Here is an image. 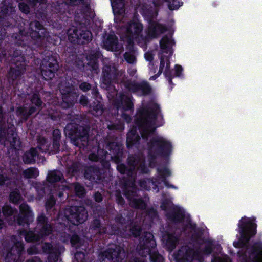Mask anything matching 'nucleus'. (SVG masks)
<instances>
[{
	"label": "nucleus",
	"mask_w": 262,
	"mask_h": 262,
	"mask_svg": "<svg viewBox=\"0 0 262 262\" xmlns=\"http://www.w3.org/2000/svg\"><path fill=\"white\" fill-rule=\"evenodd\" d=\"M23 250V244L21 242H17L15 244V245L11 250V251L8 253L6 256V260L9 261V257L12 254H15V252L17 254H19Z\"/></svg>",
	"instance_id": "dca6fc26"
},
{
	"label": "nucleus",
	"mask_w": 262,
	"mask_h": 262,
	"mask_svg": "<svg viewBox=\"0 0 262 262\" xmlns=\"http://www.w3.org/2000/svg\"><path fill=\"white\" fill-rule=\"evenodd\" d=\"M145 58L147 61H151L152 59V55L150 53H146L145 54Z\"/></svg>",
	"instance_id": "e433bc0d"
},
{
	"label": "nucleus",
	"mask_w": 262,
	"mask_h": 262,
	"mask_svg": "<svg viewBox=\"0 0 262 262\" xmlns=\"http://www.w3.org/2000/svg\"><path fill=\"white\" fill-rule=\"evenodd\" d=\"M110 258H112V255H111L109 257H106V259H107V260H109Z\"/></svg>",
	"instance_id": "6e6d98bb"
},
{
	"label": "nucleus",
	"mask_w": 262,
	"mask_h": 262,
	"mask_svg": "<svg viewBox=\"0 0 262 262\" xmlns=\"http://www.w3.org/2000/svg\"><path fill=\"white\" fill-rule=\"evenodd\" d=\"M184 211H181V213H180V215L182 216H183L184 215Z\"/></svg>",
	"instance_id": "4d7b16f0"
},
{
	"label": "nucleus",
	"mask_w": 262,
	"mask_h": 262,
	"mask_svg": "<svg viewBox=\"0 0 262 262\" xmlns=\"http://www.w3.org/2000/svg\"><path fill=\"white\" fill-rule=\"evenodd\" d=\"M134 205L140 208H143L145 206V203L141 200H135Z\"/></svg>",
	"instance_id": "c756f323"
},
{
	"label": "nucleus",
	"mask_w": 262,
	"mask_h": 262,
	"mask_svg": "<svg viewBox=\"0 0 262 262\" xmlns=\"http://www.w3.org/2000/svg\"><path fill=\"white\" fill-rule=\"evenodd\" d=\"M60 90L62 95V98L64 101L67 102H70V103H72L75 99V100L76 99L77 95L76 94H73L71 93H68L67 94L62 90L61 89Z\"/></svg>",
	"instance_id": "f3484780"
},
{
	"label": "nucleus",
	"mask_w": 262,
	"mask_h": 262,
	"mask_svg": "<svg viewBox=\"0 0 262 262\" xmlns=\"http://www.w3.org/2000/svg\"><path fill=\"white\" fill-rule=\"evenodd\" d=\"M21 235L25 236L27 242H33L34 241H37L38 239V237L36 236L32 232H29L27 233H22Z\"/></svg>",
	"instance_id": "6ab92c4d"
},
{
	"label": "nucleus",
	"mask_w": 262,
	"mask_h": 262,
	"mask_svg": "<svg viewBox=\"0 0 262 262\" xmlns=\"http://www.w3.org/2000/svg\"><path fill=\"white\" fill-rule=\"evenodd\" d=\"M72 212L69 215L66 214L68 220L73 224L77 225L82 223L87 218V212L82 207H72L71 209Z\"/></svg>",
	"instance_id": "39448f33"
},
{
	"label": "nucleus",
	"mask_w": 262,
	"mask_h": 262,
	"mask_svg": "<svg viewBox=\"0 0 262 262\" xmlns=\"http://www.w3.org/2000/svg\"><path fill=\"white\" fill-rule=\"evenodd\" d=\"M147 93V91H145V92H143V93H144V94H146V93Z\"/></svg>",
	"instance_id": "0e129e2a"
},
{
	"label": "nucleus",
	"mask_w": 262,
	"mask_h": 262,
	"mask_svg": "<svg viewBox=\"0 0 262 262\" xmlns=\"http://www.w3.org/2000/svg\"><path fill=\"white\" fill-rule=\"evenodd\" d=\"M28 252L31 254H35L37 252V250L35 247L33 248V249L32 248H30L28 249Z\"/></svg>",
	"instance_id": "58836bf2"
},
{
	"label": "nucleus",
	"mask_w": 262,
	"mask_h": 262,
	"mask_svg": "<svg viewBox=\"0 0 262 262\" xmlns=\"http://www.w3.org/2000/svg\"><path fill=\"white\" fill-rule=\"evenodd\" d=\"M89 159L92 161H97L98 160V157L95 154H92L89 156Z\"/></svg>",
	"instance_id": "ea45409f"
},
{
	"label": "nucleus",
	"mask_w": 262,
	"mask_h": 262,
	"mask_svg": "<svg viewBox=\"0 0 262 262\" xmlns=\"http://www.w3.org/2000/svg\"><path fill=\"white\" fill-rule=\"evenodd\" d=\"M250 258L252 259V262H262V244L255 247Z\"/></svg>",
	"instance_id": "9b49d317"
},
{
	"label": "nucleus",
	"mask_w": 262,
	"mask_h": 262,
	"mask_svg": "<svg viewBox=\"0 0 262 262\" xmlns=\"http://www.w3.org/2000/svg\"><path fill=\"white\" fill-rule=\"evenodd\" d=\"M39 174L38 171L36 168H28L23 172L24 176L27 178H32L36 177Z\"/></svg>",
	"instance_id": "2eb2a0df"
},
{
	"label": "nucleus",
	"mask_w": 262,
	"mask_h": 262,
	"mask_svg": "<svg viewBox=\"0 0 262 262\" xmlns=\"http://www.w3.org/2000/svg\"><path fill=\"white\" fill-rule=\"evenodd\" d=\"M31 29L33 30L30 32L31 38L36 37L39 36V32L41 30V26L38 22H33L30 24Z\"/></svg>",
	"instance_id": "4468645a"
},
{
	"label": "nucleus",
	"mask_w": 262,
	"mask_h": 262,
	"mask_svg": "<svg viewBox=\"0 0 262 262\" xmlns=\"http://www.w3.org/2000/svg\"><path fill=\"white\" fill-rule=\"evenodd\" d=\"M3 222L1 220H0V229L3 227Z\"/></svg>",
	"instance_id": "864d4df0"
},
{
	"label": "nucleus",
	"mask_w": 262,
	"mask_h": 262,
	"mask_svg": "<svg viewBox=\"0 0 262 262\" xmlns=\"http://www.w3.org/2000/svg\"><path fill=\"white\" fill-rule=\"evenodd\" d=\"M45 246H46V248L43 247L44 251L45 252H47L50 249L51 245H50V244H46Z\"/></svg>",
	"instance_id": "09e8293b"
},
{
	"label": "nucleus",
	"mask_w": 262,
	"mask_h": 262,
	"mask_svg": "<svg viewBox=\"0 0 262 262\" xmlns=\"http://www.w3.org/2000/svg\"><path fill=\"white\" fill-rule=\"evenodd\" d=\"M146 237H147V240L146 241L145 247L144 249L146 250V252H148L150 254V257L152 261L156 262L158 261L159 262H162L163 258L159 255H156L155 257L150 254V248H154L155 246V241L153 239V236L150 233L146 234Z\"/></svg>",
	"instance_id": "0eeeda50"
},
{
	"label": "nucleus",
	"mask_w": 262,
	"mask_h": 262,
	"mask_svg": "<svg viewBox=\"0 0 262 262\" xmlns=\"http://www.w3.org/2000/svg\"><path fill=\"white\" fill-rule=\"evenodd\" d=\"M75 36H73L71 35L70 33V31L68 32L69 39L71 40V42H77L78 43H84L85 42H88L92 38V34L89 31H85L82 34L80 35V37H79L77 35V31L75 30V32L74 30Z\"/></svg>",
	"instance_id": "423d86ee"
},
{
	"label": "nucleus",
	"mask_w": 262,
	"mask_h": 262,
	"mask_svg": "<svg viewBox=\"0 0 262 262\" xmlns=\"http://www.w3.org/2000/svg\"><path fill=\"white\" fill-rule=\"evenodd\" d=\"M38 221L39 223L43 224L45 222V217L43 215H40L38 217Z\"/></svg>",
	"instance_id": "c03bdc74"
},
{
	"label": "nucleus",
	"mask_w": 262,
	"mask_h": 262,
	"mask_svg": "<svg viewBox=\"0 0 262 262\" xmlns=\"http://www.w3.org/2000/svg\"><path fill=\"white\" fill-rule=\"evenodd\" d=\"M132 91H136V90L132 89Z\"/></svg>",
	"instance_id": "774afa93"
},
{
	"label": "nucleus",
	"mask_w": 262,
	"mask_h": 262,
	"mask_svg": "<svg viewBox=\"0 0 262 262\" xmlns=\"http://www.w3.org/2000/svg\"><path fill=\"white\" fill-rule=\"evenodd\" d=\"M255 219L243 217L239 221L238 226L240 229L241 245H245L250 238L255 234L256 225L254 223Z\"/></svg>",
	"instance_id": "f257e3e1"
},
{
	"label": "nucleus",
	"mask_w": 262,
	"mask_h": 262,
	"mask_svg": "<svg viewBox=\"0 0 262 262\" xmlns=\"http://www.w3.org/2000/svg\"><path fill=\"white\" fill-rule=\"evenodd\" d=\"M133 136L134 138L138 139V137L136 136L133 132H129L127 134V142L128 144L129 143H133L134 140L133 138L131 137V136Z\"/></svg>",
	"instance_id": "cd10ccee"
},
{
	"label": "nucleus",
	"mask_w": 262,
	"mask_h": 262,
	"mask_svg": "<svg viewBox=\"0 0 262 262\" xmlns=\"http://www.w3.org/2000/svg\"><path fill=\"white\" fill-rule=\"evenodd\" d=\"M112 6L114 12L117 11L119 8H122L123 6L122 0H111Z\"/></svg>",
	"instance_id": "412c9836"
},
{
	"label": "nucleus",
	"mask_w": 262,
	"mask_h": 262,
	"mask_svg": "<svg viewBox=\"0 0 262 262\" xmlns=\"http://www.w3.org/2000/svg\"><path fill=\"white\" fill-rule=\"evenodd\" d=\"M133 234H134L135 236H137V235H138V233H137V234H136V233H134Z\"/></svg>",
	"instance_id": "680f3d73"
},
{
	"label": "nucleus",
	"mask_w": 262,
	"mask_h": 262,
	"mask_svg": "<svg viewBox=\"0 0 262 262\" xmlns=\"http://www.w3.org/2000/svg\"><path fill=\"white\" fill-rule=\"evenodd\" d=\"M204 254L208 255L211 252V247L210 245H209L208 247H207L205 251L203 252Z\"/></svg>",
	"instance_id": "37998d69"
},
{
	"label": "nucleus",
	"mask_w": 262,
	"mask_h": 262,
	"mask_svg": "<svg viewBox=\"0 0 262 262\" xmlns=\"http://www.w3.org/2000/svg\"><path fill=\"white\" fill-rule=\"evenodd\" d=\"M157 77V76L150 77V79L155 80Z\"/></svg>",
	"instance_id": "5fc2aeb1"
},
{
	"label": "nucleus",
	"mask_w": 262,
	"mask_h": 262,
	"mask_svg": "<svg viewBox=\"0 0 262 262\" xmlns=\"http://www.w3.org/2000/svg\"><path fill=\"white\" fill-rule=\"evenodd\" d=\"M49 181L52 182L59 181L61 179V173L58 171H53L48 176Z\"/></svg>",
	"instance_id": "a211bd4d"
},
{
	"label": "nucleus",
	"mask_w": 262,
	"mask_h": 262,
	"mask_svg": "<svg viewBox=\"0 0 262 262\" xmlns=\"http://www.w3.org/2000/svg\"><path fill=\"white\" fill-rule=\"evenodd\" d=\"M81 89L83 90V91H87L91 88V86L89 84H87L86 83H82L80 86Z\"/></svg>",
	"instance_id": "f704fd0d"
},
{
	"label": "nucleus",
	"mask_w": 262,
	"mask_h": 262,
	"mask_svg": "<svg viewBox=\"0 0 262 262\" xmlns=\"http://www.w3.org/2000/svg\"><path fill=\"white\" fill-rule=\"evenodd\" d=\"M27 262H40L39 260L38 259H32V260H28Z\"/></svg>",
	"instance_id": "3c124183"
},
{
	"label": "nucleus",
	"mask_w": 262,
	"mask_h": 262,
	"mask_svg": "<svg viewBox=\"0 0 262 262\" xmlns=\"http://www.w3.org/2000/svg\"><path fill=\"white\" fill-rule=\"evenodd\" d=\"M84 255L83 253H77L75 255V257L77 259L78 261L81 262L82 260V259L84 258Z\"/></svg>",
	"instance_id": "2f4dec72"
},
{
	"label": "nucleus",
	"mask_w": 262,
	"mask_h": 262,
	"mask_svg": "<svg viewBox=\"0 0 262 262\" xmlns=\"http://www.w3.org/2000/svg\"><path fill=\"white\" fill-rule=\"evenodd\" d=\"M81 103H82L83 104H85V103H84V102L83 103V102H82V100H81Z\"/></svg>",
	"instance_id": "e2e57ef3"
},
{
	"label": "nucleus",
	"mask_w": 262,
	"mask_h": 262,
	"mask_svg": "<svg viewBox=\"0 0 262 262\" xmlns=\"http://www.w3.org/2000/svg\"><path fill=\"white\" fill-rule=\"evenodd\" d=\"M58 66L57 61L50 58L49 61H43L41 65V72L45 80H49L54 77V73L57 70Z\"/></svg>",
	"instance_id": "20e7f679"
},
{
	"label": "nucleus",
	"mask_w": 262,
	"mask_h": 262,
	"mask_svg": "<svg viewBox=\"0 0 262 262\" xmlns=\"http://www.w3.org/2000/svg\"><path fill=\"white\" fill-rule=\"evenodd\" d=\"M194 259H197L198 258L199 260H200V258H199L198 254H195L194 255Z\"/></svg>",
	"instance_id": "603ef678"
},
{
	"label": "nucleus",
	"mask_w": 262,
	"mask_h": 262,
	"mask_svg": "<svg viewBox=\"0 0 262 262\" xmlns=\"http://www.w3.org/2000/svg\"><path fill=\"white\" fill-rule=\"evenodd\" d=\"M79 241V238L77 235H74L71 237V243L72 245H75Z\"/></svg>",
	"instance_id": "c9c22d12"
},
{
	"label": "nucleus",
	"mask_w": 262,
	"mask_h": 262,
	"mask_svg": "<svg viewBox=\"0 0 262 262\" xmlns=\"http://www.w3.org/2000/svg\"><path fill=\"white\" fill-rule=\"evenodd\" d=\"M3 213L5 215H12L14 212L13 209L8 205L4 206L3 207Z\"/></svg>",
	"instance_id": "b1692460"
},
{
	"label": "nucleus",
	"mask_w": 262,
	"mask_h": 262,
	"mask_svg": "<svg viewBox=\"0 0 262 262\" xmlns=\"http://www.w3.org/2000/svg\"><path fill=\"white\" fill-rule=\"evenodd\" d=\"M174 45V42L171 38L167 37H163L160 41V49L162 56L161 57V64L160 71H164L165 74H167L169 68V62L167 57L172 54V47Z\"/></svg>",
	"instance_id": "f03ea898"
},
{
	"label": "nucleus",
	"mask_w": 262,
	"mask_h": 262,
	"mask_svg": "<svg viewBox=\"0 0 262 262\" xmlns=\"http://www.w3.org/2000/svg\"><path fill=\"white\" fill-rule=\"evenodd\" d=\"M162 174L164 176H167L170 175V172L169 169H164L163 172H162Z\"/></svg>",
	"instance_id": "a18cd8bd"
},
{
	"label": "nucleus",
	"mask_w": 262,
	"mask_h": 262,
	"mask_svg": "<svg viewBox=\"0 0 262 262\" xmlns=\"http://www.w3.org/2000/svg\"><path fill=\"white\" fill-rule=\"evenodd\" d=\"M83 2L84 0H70V3L73 5H76L79 2Z\"/></svg>",
	"instance_id": "49530a36"
},
{
	"label": "nucleus",
	"mask_w": 262,
	"mask_h": 262,
	"mask_svg": "<svg viewBox=\"0 0 262 262\" xmlns=\"http://www.w3.org/2000/svg\"><path fill=\"white\" fill-rule=\"evenodd\" d=\"M5 146H10L12 148L17 149L20 146V142L16 134L12 133L8 135V140L4 142Z\"/></svg>",
	"instance_id": "9d476101"
},
{
	"label": "nucleus",
	"mask_w": 262,
	"mask_h": 262,
	"mask_svg": "<svg viewBox=\"0 0 262 262\" xmlns=\"http://www.w3.org/2000/svg\"><path fill=\"white\" fill-rule=\"evenodd\" d=\"M18 223H19V224H22V222H21L20 220H19L18 221Z\"/></svg>",
	"instance_id": "052dcab7"
},
{
	"label": "nucleus",
	"mask_w": 262,
	"mask_h": 262,
	"mask_svg": "<svg viewBox=\"0 0 262 262\" xmlns=\"http://www.w3.org/2000/svg\"><path fill=\"white\" fill-rule=\"evenodd\" d=\"M5 180H4V177L2 176L0 177V185L2 184L3 183H5Z\"/></svg>",
	"instance_id": "8fccbe9b"
},
{
	"label": "nucleus",
	"mask_w": 262,
	"mask_h": 262,
	"mask_svg": "<svg viewBox=\"0 0 262 262\" xmlns=\"http://www.w3.org/2000/svg\"><path fill=\"white\" fill-rule=\"evenodd\" d=\"M31 101L32 103L35 104L36 106H39L41 104L40 100L37 95L33 96Z\"/></svg>",
	"instance_id": "7c9ffc66"
},
{
	"label": "nucleus",
	"mask_w": 262,
	"mask_h": 262,
	"mask_svg": "<svg viewBox=\"0 0 262 262\" xmlns=\"http://www.w3.org/2000/svg\"><path fill=\"white\" fill-rule=\"evenodd\" d=\"M75 190L76 194L78 196H82L84 193L83 188L79 184H76L75 186Z\"/></svg>",
	"instance_id": "393cba45"
},
{
	"label": "nucleus",
	"mask_w": 262,
	"mask_h": 262,
	"mask_svg": "<svg viewBox=\"0 0 262 262\" xmlns=\"http://www.w3.org/2000/svg\"><path fill=\"white\" fill-rule=\"evenodd\" d=\"M164 30H165V28L158 24L154 27L153 33H150V36L153 37H156L157 34L162 33Z\"/></svg>",
	"instance_id": "aec40b11"
},
{
	"label": "nucleus",
	"mask_w": 262,
	"mask_h": 262,
	"mask_svg": "<svg viewBox=\"0 0 262 262\" xmlns=\"http://www.w3.org/2000/svg\"><path fill=\"white\" fill-rule=\"evenodd\" d=\"M118 169L120 171L121 173H124V166L122 165H118L117 166Z\"/></svg>",
	"instance_id": "de8ad7c7"
},
{
	"label": "nucleus",
	"mask_w": 262,
	"mask_h": 262,
	"mask_svg": "<svg viewBox=\"0 0 262 262\" xmlns=\"http://www.w3.org/2000/svg\"><path fill=\"white\" fill-rule=\"evenodd\" d=\"M95 199L97 202H100L102 200V195L99 193H96L95 195Z\"/></svg>",
	"instance_id": "4c0bfd02"
},
{
	"label": "nucleus",
	"mask_w": 262,
	"mask_h": 262,
	"mask_svg": "<svg viewBox=\"0 0 262 262\" xmlns=\"http://www.w3.org/2000/svg\"><path fill=\"white\" fill-rule=\"evenodd\" d=\"M124 58L126 61L130 63H134L136 60L135 56L131 54L125 53Z\"/></svg>",
	"instance_id": "a878e982"
},
{
	"label": "nucleus",
	"mask_w": 262,
	"mask_h": 262,
	"mask_svg": "<svg viewBox=\"0 0 262 262\" xmlns=\"http://www.w3.org/2000/svg\"><path fill=\"white\" fill-rule=\"evenodd\" d=\"M37 158V152L35 149H31L23 157V161L26 163H33Z\"/></svg>",
	"instance_id": "f8f14e48"
},
{
	"label": "nucleus",
	"mask_w": 262,
	"mask_h": 262,
	"mask_svg": "<svg viewBox=\"0 0 262 262\" xmlns=\"http://www.w3.org/2000/svg\"><path fill=\"white\" fill-rule=\"evenodd\" d=\"M151 146H160L163 149L169 150L171 147L170 143L162 137L158 136L153 139L151 143Z\"/></svg>",
	"instance_id": "1a4fd4ad"
},
{
	"label": "nucleus",
	"mask_w": 262,
	"mask_h": 262,
	"mask_svg": "<svg viewBox=\"0 0 262 262\" xmlns=\"http://www.w3.org/2000/svg\"><path fill=\"white\" fill-rule=\"evenodd\" d=\"M13 74V70H12L10 72V75H12V74Z\"/></svg>",
	"instance_id": "bf43d9fd"
},
{
	"label": "nucleus",
	"mask_w": 262,
	"mask_h": 262,
	"mask_svg": "<svg viewBox=\"0 0 262 262\" xmlns=\"http://www.w3.org/2000/svg\"><path fill=\"white\" fill-rule=\"evenodd\" d=\"M182 71V68L180 66H176L175 67V74L177 76H180L181 73Z\"/></svg>",
	"instance_id": "72a5a7b5"
},
{
	"label": "nucleus",
	"mask_w": 262,
	"mask_h": 262,
	"mask_svg": "<svg viewBox=\"0 0 262 262\" xmlns=\"http://www.w3.org/2000/svg\"><path fill=\"white\" fill-rule=\"evenodd\" d=\"M35 112V110L34 108H31L29 111L28 112L24 108H19L18 110V113L19 115H22L24 118L27 117L28 116L31 115L33 113Z\"/></svg>",
	"instance_id": "4be33fe9"
},
{
	"label": "nucleus",
	"mask_w": 262,
	"mask_h": 262,
	"mask_svg": "<svg viewBox=\"0 0 262 262\" xmlns=\"http://www.w3.org/2000/svg\"><path fill=\"white\" fill-rule=\"evenodd\" d=\"M19 7L20 10L22 12H23L25 13H27L29 12V7L27 5H26L24 3H20L19 5Z\"/></svg>",
	"instance_id": "c85d7f7f"
},
{
	"label": "nucleus",
	"mask_w": 262,
	"mask_h": 262,
	"mask_svg": "<svg viewBox=\"0 0 262 262\" xmlns=\"http://www.w3.org/2000/svg\"><path fill=\"white\" fill-rule=\"evenodd\" d=\"M10 198L11 201L13 203H17L20 200L21 197L17 192L14 191L10 194Z\"/></svg>",
	"instance_id": "5701e85b"
},
{
	"label": "nucleus",
	"mask_w": 262,
	"mask_h": 262,
	"mask_svg": "<svg viewBox=\"0 0 262 262\" xmlns=\"http://www.w3.org/2000/svg\"><path fill=\"white\" fill-rule=\"evenodd\" d=\"M227 260V256H225L223 257H221L220 256H218L217 257L215 258L212 262H226Z\"/></svg>",
	"instance_id": "473e14b6"
},
{
	"label": "nucleus",
	"mask_w": 262,
	"mask_h": 262,
	"mask_svg": "<svg viewBox=\"0 0 262 262\" xmlns=\"http://www.w3.org/2000/svg\"><path fill=\"white\" fill-rule=\"evenodd\" d=\"M1 141L2 142V141H3V139L2 138L1 139Z\"/></svg>",
	"instance_id": "338daca9"
},
{
	"label": "nucleus",
	"mask_w": 262,
	"mask_h": 262,
	"mask_svg": "<svg viewBox=\"0 0 262 262\" xmlns=\"http://www.w3.org/2000/svg\"><path fill=\"white\" fill-rule=\"evenodd\" d=\"M142 30V25L137 20L121 29V38L130 45L138 38Z\"/></svg>",
	"instance_id": "7ed1b4c3"
},
{
	"label": "nucleus",
	"mask_w": 262,
	"mask_h": 262,
	"mask_svg": "<svg viewBox=\"0 0 262 262\" xmlns=\"http://www.w3.org/2000/svg\"><path fill=\"white\" fill-rule=\"evenodd\" d=\"M138 89H140L141 88L140 86H138Z\"/></svg>",
	"instance_id": "69168bd1"
},
{
	"label": "nucleus",
	"mask_w": 262,
	"mask_h": 262,
	"mask_svg": "<svg viewBox=\"0 0 262 262\" xmlns=\"http://www.w3.org/2000/svg\"><path fill=\"white\" fill-rule=\"evenodd\" d=\"M238 244H236V243H234V245L235 246V247H239L240 246L239 245H237Z\"/></svg>",
	"instance_id": "13d9d810"
},
{
	"label": "nucleus",
	"mask_w": 262,
	"mask_h": 262,
	"mask_svg": "<svg viewBox=\"0 0 262 262\" xmlns=\"http://www.w3.org/2000/svg\"><path fill=\"white\" fill-rule=\"evenodd\" d=\"M51 231V226L49 225L46 224L44 226L42 230L41 231V236L48 235Z\"/></svg>",
	"instance_id": "bb28decb"
},
{
	"label": "nucleus",
	"mask_w": 262,
	"mask_h": 262,
	"mask_svg": "<svg viewBox=\"0 0 262 262\" xmlns=\"http://www.w3.org/2000/svg\"><path fill=\"white\" fill-rule=\"evenodd\" d=\"M154 129H152V130H149L148 129H146L145 130L142 134V137L143 138H146L147 137V134L150 133V132H152L154 131Z\"/></svg>",
	"instance_id": "a19ab883"
},
{
	"label": "nucleus",
	"mask_w": 262,
	"mask_h": 262,
	"mask_svg": "<svg viewBox=\"0 0 262 262\" xmlns=\"http://www.w3.org/2000/svg\"><path fill=\"white\" fill-rule=\"evenodd\" d=\"M55 203L54 201L52 199L51 201L47 203L46 206L47 208L51 207Z\"/></svg>",
	"instance_id": "79ce46f5"
},
{
	"label": "nucleus",
	"mask_w": 262,
	"mask_h": 262,
	"mask_svg": "<svg viewBox=\"0 0 262 262\" xmlns=\"http://www.w3.org/2000/svg\"><path fill=\"white\" fill-rule=\"evenodd\" d=\"M20 210L21 214L26 218L28 222H31L33 220V215L32 212L29 210L27 205L23 204L20 206Z\"/></svg>",
	"instance_id": "ddd939ff"
},
{
	"label": "nucleus",
	"mask_w": 262,
	"mask_h": 262,
	"mask_svg": "<svg viewBox=\"0 0 262 262\" xmlns=\"http://www.w3.org/2000/svg\"><path fill=\"white\" fill-rule=\"evenodd\" d=\"M117 39L115 36H111L107 40L104 42V46L107 50L117 51L122 49V46L117 43Z\"/></svg>",
	"instance_id": "6e6552de"
}]
</instances>
